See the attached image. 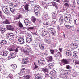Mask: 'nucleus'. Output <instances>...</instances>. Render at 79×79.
I'll use <instances>...</instances> for the list:
<instances>
[{"mask_svg": "<svg viewBox=\"0 0 79 79\" xmlns=\"http://www.w3.org/2000/svg\"><path fill=\"white\" fill-rule=\"evenodd\" d=\"M45 77H49V75L48 74H46L45 73Z\"/></svg>", "mask_w": 79, "mask_h": 79, "instance_id": "62", "label": "nucleus"}, {"mask_svg": "<svg viewBox=\"0 0 79 79\" xmlns=\"http://www.w3.org/2000/svg\"><path fill=\"white\" fill-rule=\"evenodd\" d=\"M51 33L53 34V35H55V30L53 28H51L50 30Z\"/></svg>", "mask_w": 79, "mask_h": 79, "instance_id": "24", "label": "nucleus"}, {"mask_svg": "<svg viewBox=\"0 0 79 79\" xmlns=\"http://www.w3.org/2000/svg\"><path fill=\"white\" fill-rule=\"evenodd\" d=\"M31 20L33 23H35L36 21V18L34 17L33 16L32 17Z\"/></svg>", "mask_w": 79, "mask_h": 79, "instance_id": "42", "label": "nucleus"}, {"mask_svg": "<svg viewBox=\"0 0 79 79\" xmlns=\"http://www.w3.org/2000/svg\"><path fill=\"white\" fill-rule=\"evenodd\" d=\"M10 11H11L12 13H15L16 11V10L15 9L13 8H9Z\"/></svg>", "mask_w": 79, "mask_h": 79, "instance_id": "32", "label": "nucleus"}, {"mask_svg": "<svg viewBox=\"0 0 79 79\" xmlns=\"http://www.w3.org/2000/svg\"><path fill=\"white\" fill-rule=\"evenodd\" d=\"M26 40L27 42H32V36L31 35H28L26 37Z\"/></svg>", "mask_w": 79, "mask_h": 79, "instance_id": "6", "label": "nucleus"}, {"mask_svg": "<svg viewBox=\"0 0 79 79\" xmlns=\"http://www.w3.org/2000/svg\"><path fill=\"white\" fill-rule=\"evenodd\" d=\"M10 5L11 6L15 7V4L14 3H10Z\"/></svg>", "mask_w": 79, "mask_h": 79, "instance_id": "54", "label": "nucleus"}, {"mask_svg": "<svg viewBox=\"0 0 79 79\" xmlns=\"http://www.w3.org/2000/svg\"><path fill=\"white\" fill-rule=\"evenodd\" d=\"M40 8H39V10H34V12L36 15H38L40 13Z\"/></svg>", "mask_w": 79, "mask_h": 79, "instance_id": "30", "label": "nucleus"}, {"mask_svg": "<svg viewBox=\"0 0 79 79\" xmlns=\"http://www.w3.org/2000/svg\"><path fill=\"white\" fill-rule=\"evenodd\" d=\"M48 66L50 68H52L53 67V65L52 64H50L48 65Z\"/></svg>", "mask_w": 79, "mask_h": 79, "instance_id": "53", "label": "nucleus"}, {"mask_svg": "<svg viewBox=\"0 0 79 79\" xmlns=\"http://www.w3.org/2000/svg\"><path fill=\"white\" fill-rule=\"evenodd\" d=\"M22 64H26V61L25 60V58H23L22 60Z\"/></svg>", "mask_w": 79, "mask_h": 79, "instance_id": "46", "label": "nucleus"}, {"mask_svg": "<svg viewBox=\"0 0 79 79\" xmlns=\"http://www.w3.org/2000/svg\"><path fill=\"white\" fill-rule=\"evenodd\" d=\"M64 55H66V56H71V52L69 50L66 51L64 53Z\"/></svg>", "mask_w": 79, "mask_h": 79, "instance_id": "11", "label": "nucleus"}, {"mask_svg": "<svg viewBox=\"0 0 79 79\" xmlns=\"http://www.w3.org/2000/svg\"><path fill=\"white\" fill-rule=\"evenodd\" d=\"M39 47L41 50H44V44L40 43L39 44Z\"/></svg>", "mask_w": 79, "mask_h": 79, "instance_id": "20", "label": "nucleus"}, {"mask_svg": "<svg viewBox=\"0 0 79 79\" xmlns=\"http://www.w3.org/2000/svg\"><path fill=\"white\" fill-rule=\"evenodd\" d=\"M47 60L48 62L53 61V57L52 56L48 57L47 58Z\"/></svg>", "mask_w": 79, "mask_h": 79, "instance_id": "27", "label": "nucleus"}, {"mask_svg": "<svg viewBox=\"0 0 79 79\" xmlns=\"http://www.w3.org/2000/svg\"><path fill=\"white\" fill-rule=\"evenodd\" d=\"M69 18H70V17H66L65 18V19H64V20L66 22H67V23H68L69 21H70V19H69Z\"/></svg>", "mask_w": 79, "mask_h": 79, "instance_id": "26", "label": "nucleus"}, {"mask_svg": "<svg viewBox=\"0 0 79 79\" xmlns=\"http://www.w3.org/2000/svg\"><path fill=\"white\" fill-rule=\"evenodd\" d=\"M40 8V9H39ZM34 10H39L41 9V7H39L38 5H35L34 6Z\"/></svg>", "mask_w": 79, "mask_h": 79, "instance_id": "17", "label": "nucleus"}, {"mask_svg": "<svg viewBox=\"0 0 79 79\" xmlns=\"http://www.w3.org/2000/svg\"><path fill=\"white\" fill-rule=\"evenodd\" d=\"M55 50H53L52 49H50V52L51 53V54H52V55L54 54V52H55Z\"/></svg>", "mask_w": 79, "mask_h": 79, "instance_id": "50", "label": "nucleus"}, {"mask_svg": "<svg viewBox=\"0 0 79 79\" xmlns=\"http://www.w3.org/2000/svg\"><path fill=\"white\" fill-rule=\"evenodd\" d=\"M7 43L6 41L5 40H2L1 41V45H5Z\"/></svg>", "mask_w": 79, "mask_h": 79, "instance_id": "29", "label": "nucleus"}, {"mask_svg": "<svg viewBox=\"0 0 79 79\" xmlns=\"http://www.w3.org/2000/svg\"><path fill=\"white\" fill-rule=\"evenodd\" d=\"M44 41L48 44H50L51 43V41L50 40H44Z\"/></svg>", "mask_w": 79, "mask_h": 79, "instance_id": "44", "label": "nucleus"}, {"mask_svg": "<svg viewBox=\"0 0 79 79\" xmlns=\"http://www.w3.org/2000/svg\"><path fill=\"white\" fill-rule=\"evenodd\" d=\"M5 23L6 24H10V22H9V21L8 20H6L5 21Z\"/></svg>", "mask_w": 79, "mask_h": 79, "instance_id": "59", "label": "nucleus"}, {"mask_svg": "<svg viewBox=\"0 0 79 79\" xmlns=\"http://www.w3.org/2000/svg\"><path fill=\"white\" fill-rule=\"evenodd\" d=\"M69 3H65L64 4V5L65 6H67V7H69Z\"/></svg>", "mask_w": 79, "mask_h": 79, "instance_id": "43", "label": "nucleus"}, {"mask_svg": "<svg viewBox=\"0 0 79 79\" xmlns=\"http://www.w3.org/2000/svg\"><path fill=\"white\" fill-rule=\"evenodd\" d=\"M49 24H50V22L48 21L46 23H44L43 24L45 26H47V25H48Z\"/></svg>", "mask_w": 79, "mask_h": 79, "instance_id": "49", "label": "nucleus"}, {"mask_svg": "<svg viewBox=\"0 0 79 79\" xmlns=\"http://www.w3.org/2000/svg\"><path fill=\"white\" fill-rule=\"evenodd\" d=\"M51 23L52 25H56V21H52V22Z\"/></svg>", "mask_w": 79, "mask_h": 79, "instance_id": "51", "label": "nucleus"}, {"mask_svg": "<svg viewBox=\"0 0 79 79\" xmlns=\"http://www.w3.org/2000/svg\"><path fill=\"white\" fill-rule=\"evenodd\" d=\"M42 71H43V72H44L45 73H49V72L48 71V69L46 68L42 69Z\"/></svg>", "mask_w": 79, "mask_h": 79, "instance_id": "28", "label": "nucleus"}, {"mask_svg": "<svg viewBox=\"0 0 79 79\" xmlns=\"http://www.w3.org/2000/svg\"><path fill=\"white\" fill-rule=\"evenodd\" d=\"M54 1H56V2H58V3H60L61 2H60V0H54Z\"/></svg>", "mask_w": 79, "mask_h": 79, "instance_id": "63", "label": "nucleus"}, {"mask_svg": "<svg viewBox=\"0 0 79 79\" xmlns=\"http://www.w3.org/2000/svg\"><path fill=\"white\" fill-rule=\"evenodd\" d=\"M0 16L2 19L5 18V16L3 15V13L1 11H0Z\"/></svg>", "mask_w": 79, "mask_h": 79, "instance_id": "40", "label": "nucleus"}, {"mask_svg": "<svg viewBox=\"0 0 79 79\" xmlns=\"http://www.w3.org/2000/svg\"><path fill=\"white\" fill-rule=\"evenodd\" d=\"M34 27H30L28 28V29H34Z\"/></svg>", "mask_w": 79, "mask_h": 79, "instance_id": "64", "label": "nucleus"}, {"mask_svg": "<svg viewBox=\"0 0 79 79\" xmlns=\"http://www.w3.org/2000/svg\"><path fill=\"white\" fill-rule=\"evenodd\" d=\"M43 20H47L48 16L46 14V13H44L42 17Z\"/></svg>", "mask_w": 79, "mask_h": 79, "instance_id": "8", "label": "nucleus"}, {"mask_svg": "<svg viewBox=\"0 0 79 79\" xmlns=\"http://www.w3.org/2000/svg\"><path fill=\"white\" fill-rule=\"evenodd\" d=\"M57 55H59V56H60V57H61V53H60V52H57Z\"/></svg>", "mask_w": 79, "mask_h": 79, "instance_id": "57", "label": "nucleus"}, {"mask_svg": "<svg viewBox=\"0 0 79 79\" xmlns=\"http://www.w3.org/2000/svg\"><path fill=\"white\" fill-rule=\"evenodd\" d=\"M48 21V22H51L52 21V18H50V17L48 16V19H47Z\"/></svg>", "mask_w": 79, "mask_h": 79, "instance_id": "52", "label": "nucleus"}, {"mask_svg": "<svg viewBox=\"0 0 79 79\" xmlns=\"http://www.w3.org/2000/svg\"><path fill=\"white\" fill-rule=\"evenodd\" d=\"M2 10L4 13H5V14H7V15H8V14L10 13L9 11L8 10V8H6V7L5 6H4L3 7Z\"/></svg>", "mask_w": 79, "mask_h": 79, "instance_id": "7", "label": "nucleus"}, {"mask_svg": "<svg viewBox=\"0 0 79 79\" xmlns=\"http://www.w3.org/2000/svg\"><path fill=\"white\" fill-rule=\"evenodd\" d=\"M18 40L20 44H24V40L23 38H19L18 39Z\"/></svg>", "mask_w": 79, "mask_h": 79, "instance_id": "18", "label": "nucleus"}, {"mask_svg": "<svg viewBox=\"0 0 79 79\" xmlns=\"http://www.w3.org/2000/svg\"><path fill=\"white\" fill-rule=\"evenodd\" d=\"M21 18V15L20 13H18L17 14L15 19H19Z\"/></svg>", "mask_w": 79, "mask_h": 79, "instance_id": "21", "label": "nucleus"}, {"mask_svg": "<svg viewBox=\"0 0 79 79\" xmlns=\"http://www.w3.org/2000/svg\"><path fill=\"white\" fill-rule=\"evenodd\" d=\"M12 66L13 68V69H16V68H17V65H16V64H14L12 65Z\"/></svg>", "mask_w": 79, "mask_h": 79, "instance_id": "41", "label": "nucleus"}, {"mask_svg": "<svg viewBox=\"0 0 79 79\" xmlns=\"http://www.w3.org/2000/svg\"><path fill=\"white\" fill-rule=\"evenodd\" d=\"M8 39L10 40H12L14 39V35L13 33H9L7 34Z\"/></svg>", "mask_w": 79, "mask_h": 79, "instance_id": "2", "label": "nucleus"}, {"mask_svg": "<svg viewBox=\"0 0 79 79\" xmlns=\"http://www.w3.org/2000/svg\"><path fill=\"white\" fill-rule=\"evenodd\" d=\"M25 60L26 64L29 63V60L28 58H25Z\"/></svg>", "mask_w": 79, "mask_h": 79, "instance_id": "47", "label": "nucleus"}, {"mask_svg": "<svg viewBox=\"0 0 79 79\" xmlns=\"http://www.w3.org/2000/svg\"><path fill=\"white\" fill-rule=\"evenodd\" d=\"M34 65L35 66L34 68H33V70H36V69H37L39 68V67L36 65L35 63H34Z\"/></svg>", "mask_w": 79, "mask_h": 79, "instance_id": "31", "label": "nucleus"}, {"mask_svg": "<svg viewBox=\"0 0 79 79\" xmlns=\"http://www.w3.org/2000/svg\"><path fill=\"white\" fill-rule=\"evenodd\" d=\"M50 32L47 31V30H43L42 31V35H44L46 37H50Z\"/></svg>", "mask_w": 79, "mask_h": 79, "instance_id": "1", "label": "nucleus"}, {"mask_svg": "<svg viewBox=\"0 0 79 79\" xmlns=\"http://www.w3.org/2000/svg\"><path fill=\"white\" fill-rule=\"evenodd\" d=\"M62 62L64 64H66L69 63V60L63 59L62 60Z\"/></svg>", "mask_w": 79, "mask_h": 79, "instance_id": "15", "label": "nucleus"}, {"mask_svg": "<svg viewBox=\"0 0 79 79\" xmlns=\"http://www.w3.org/2000/svg\"><path fill=\"white\" fill-rule=\"evenodd\" d=\"M8 53V52L7 51H2L1 53V55L5 56H6Z\"/></svg>", "mask_w": 79, "mask_h": 79, "instance_id": "12", "label": "nucleus"}, {"mask_svg": "<svg viewBox=\"0 0 79 79\" xmlns=\"http://www.w3.org/2000/svg\"><path fill=\"white\" fill-rule=\"evenodd\" d=\"M27 50L28 52H32V50L31 48L29 46H27Z\"/></svg>", "mask_w": 79, "mask_h": 79, "instance_id": "35", "label": "nucleus"}, {"mask_svg": "<svg viewBox=\"0 0 79 79\" xmlns=\"http://www.w3.org/2000/svg\"><path fill=\"white\" fill-rule=\"evenodd\" d=\"M8 50L9 51V52H13V51H14L13 48L11 46H10L8 47Z\"/></svg>", "mask_w": 79, "mask_h": 79, "instance_id": "25", "label": "nucleus"}, {"mask_svg": "<svg viewBox=\"0 0 79 79\" xmlns=\"http://www.w3.org/2000/svg\"><path fill=\"white\" fill-rule=\"evenodd\" d=\"M15 58V54L13 52L10 53L8 56L9 60L11 59V58Z\"/></svg>", "mask_w": 79, "mask_h": 79, "instance_id": "10", "label": "nucleus"}, {"mask_svg": "<svg viewBox=\"0 0 79 79\" xmlns=\"http://www.w3.org/2000/svg\"><path fill=\"white\" fill-rule=\"evenodd\" d=\"M41 5V6L44 7H46V6H47V4H46L45 2H42Z\"/></svg>", "mask_w": 79, "mask_h": 79, "instance_id": "36", "label": "nucleus"}, {"mask_svg": "<svg viewBox=\"0 0 79 79\" xmlns=\"http://www.w3.org/2000/svg\"><path fill=\"white\" fill-rule=\"evenodd\" d=\"M50 73L51 74H55V71L54 70H52Z\"/></svg>", "mask_w": 79, "mask_h": 79, "instance_id": "48", "label": "nucleus"}, {"mask_svg": "<svg viewBox=\"0 0 79 79\" xmlns=\"http://www.w3.org/2000/svg\"><path fill=\"white\" fill-rule=\"evenodd\" d=\"M75 63L76 64H79V61L75 60Z\"/></svg>", "mask_w": 79, "mask_h": 79, "instance_id": "61", "label": "nucleus"}, {"mask_svg": "<svg viewBox=\"0 0 79 79\" xmlns=\"http://www.w3.org/2000/svg\"><path fill=\"white\" fill-rule=\"evenodd\" d=\"M4 2L6 4H7L8 3V0H3Z\"/></svg>", "mask_w": 79, "mask_h": 79, "instance_id": "56", "label": "nucleus"}, {"mask_svg": "<svg viewBox=\"0 0 79 79\" xmlns=\"http://www.w3.org/2000/svg\"><path fill=\"white\" fill-rule=\"evenodd\" d=\"M66 68L67 69H70V68H71V67L70 65H67L66 66Z\"/></svg>", "mask_w": 79, "mask_h": 79, "instance_id": "58", "label": "nucleus"}, {"mask_svg": "<svg viewBox=\"0 0 79 79\" xmlns=\"http://www.w3.org/2000/svg\"><path fill=\"white\" fill-rule=\"evenodd\" d=\"M60 56H59V55H57V54L54 56L55 59H56L57 60H58L60 58Z\"/></svg>", "mask_w": 79, "mask_h": 79, "instance_id": "34", "label": "nucleus"}, {"mask_svg": "<svg viewBox=\"0 0 79 79\" xmlns=\"http://www.w3.org/2000/svg\"><path fill=\"white\" fill-rule=\"evenodd\" d=\"M51 4H52V5L53 6H55L56 5V3H55V2H51Z\"/></svg>", "mask_w": 79, "mask_h": 79, "instance_id": "60", "label": "nucleus"}, {"mask_svg": "<svg viewBox=\"0 0 79 79\" xmlns=\"http://www.w3.org/2000/svg\"><path fill=\"white\" fill-rule=\"evenodd\" d=\"M27 69H25V68H23L20 73V76H22V77H24V75L27 73Z\"/></svg>", "mask_w": 79, "mask_h": 79, "instance_id": "3", "label": "nucleus"}, {"mask_svg": "<svg viewBox=\"0 0 79 79\" xmlns=\"http://www.w3.org/2000/svg\"><path fill=\"white\" fill-rule=\"evenodd\" d=\"M0 30L2 33H4L5 31V29L4 27L0 26Z\"/></svg>", "mask_w": 79, "mask_h": 79, "instance_id": "22", "label": "nucleus"}, {"mask_svg": "<svg viewBox=\"0 0 79 79\" xmlns=\"http://www.w3.org/2000/svg\"><path fill=\"white\" fill-rule=\"evenodd\" d=\"M42 77L41 73H38L35 76V79H42Z\"/></svg>", "mask_w": 79, "mask_h": 79, "instance_id": "9", "label": "nucleus"}, {"mask_svg": "<svg viewBox=\"0 0 79 79\" xmlns=\"http://www.w3.org/2000/svg\"><path fill=\"white\" fill-rule=\"evenodd\" d=\"M73 55L74 58H75V57H76V56H77V52L75 51L73 52Z\"/></svg>", "mask_w": 79, "mask_h": 79, "instance_id": "39", "label": "nucleus"}, {"mask_svg": "<svg viewBox=\"0 0 79 79\" xmlns=\"http://www.w3.org/2000/svg\"><path fill=\"white\" fill-rule=\"evenodd\" d=\"M65 27L68 29H71L72 28V27H73V26H71L70 25H65Z\"/></svg>", "mask_w": 79, "mask_h": 79, "instance_id": "38", "label": "nucleus"}, {"mask_svg": "<svg viewBox=\"0 0 79 79\" xmlns=\"http://www.w3.org/2000/svg\"><path fill=\"white\" fill-rule=\"evenodd\" d=\"M70 46L71 47V48L72 49H73V50H74V49H76L77 47H78V44H77V43H72L70 44Z\"/></svg>", "mask_w": 79, "mask_h": 79, "instance_id": "5", "label": "nucleus"}, {"mask_svg": "<svg viewBox=\"0 0 79 79\" xmlns=\"http://www.w3.org/2000/svg\"><path fill=\"white\" fill-rule=\"evenodd\" d=\"M64 23V19L63 18V17L61 16L59 18V25H60V26H63V24Z\"/></svg>", "mask_w": 79, "mask_h": 79, "instance_id": "4", "label": "nucleus"}, {"mask_svg": "<svg viewBox=\"0 0 79 79\" xmlns=\"http://www.w3.org/2000/svg\"><path fill=\"white\" fill-rule=\"evenodd\" d=\"M74 23L75 24H76V25H78V24H77V23H78V21H77V19L74 20Z\"/></svg>", "mask_w": 79, "mask_h": 79, "instance_id": "55", "label": "nucleus"}, {"mask_svg": "<svg viewBox=\"0 0 79 79\" xmlns=\"http://www.w3.org/2000/svg\"><path fill=\"white\" fill-rule=\"evenodd\" d=\"M7 28L8 29V30H10V31H13L14 30V28L13 26L11 25H8L7 26Z\"/></svg>", "mask_w": 79, "mask_h": 79, "instance_id": "19", "label": "nucleus"}, {"mask_svg": "<svg viewBox=\"0 0 79 79\" xmlns=\"http://www.w3.org/2000/svg\"><path fill=\"white\" fill-rule=\"evenodd\" d=\"M24 23L25 24L26 26H29L30 25V22L29 20L27 19H25L24 20Z\"/></svg>", "mask_w": 79, "mask_h": 79, "instance_id": "13", "label": "nucleus"}, {"mask_svg": "<svg viewBox=\"0 0 79 79\" xmlns=\"http://www.w3.org/2000/svg\"><path fill=\"white\" fill-rule=\"evenodd\" d=\"M24 79H29L30 78V77H31V76H30V75H27L26 76H24Z\"/></svg>", "mask_w": 79, "mask_h": 79, "instance_id": "45", "label": "nucleus"}, {"mask_svg": "<svg viewBox=\"0 0 79 79\" xmlns=\"http://www.w3.org/2000/svg\"><path fill=\"white\" fill-rule=\"evenodd\" d=\"M44 62H45L44 59H41L38 60V63L40 64L44 63Z\"/></svg>", "mask_w": 79, "mask_h": 79, "instance_id": "16", "label": "nucleus"}, {"mask_svg": "<svg viewBox=\"0 0 79 79\" xmlns=\"http://www.w3.org/2000/svg\"><path fill=\"white\" fill-rule=\"evenodd\" d=\"M21 48L20 47H18L16 48V49H14V51L16 53L18 52V50H19Z\"/></svg>", "mask_w": 79, "mask_h": 79, "instance_id": "37", "label": "nucleus"}, {"mask_svg": "<svg viewBox=\"0 0 79 79\" xmlns=\"http://www.w3.org/2000/svg\"><path fill=\"white\" fill-rule=\"evenodd\" d=\"M24 8L27 11V12L29 11V5L26 4L24 6Z\"/></svg>", "mask_w": 79, "mask_h": 79, "instance_id": "33", "label": "nucleus"}, {"mask_svg": "<svg viewBox=\"0 0 79 79\" xmlns=\"http://www.w3.org/2000/svg\"><path fill=\"white\" fill-rule=\"evenodd\" d=\"M19 26L20 27V28H21L22 29H24V27H23V24H22V23L19 21Z\"/></svg>", "mask_w": 79, "mask_h": 79, "instance_id": "23", "label": "nucleus"}, {"mask_svg": "<svg viewBox=\"0 0 79 79\" xmlns=\"http://www.w3.org/2000/svg\"><path fill=\"white\" fill-rule=\"evenodd\" d=\"M57 14H58V11H56L55 12H54L52 14V18L56 19V15Z\"/></svg>", "mask_w": 79, "mask_h": 79, "instance_id": "14", "label": "nucleus"}]
</instances>
